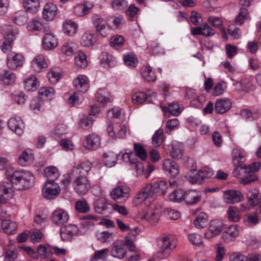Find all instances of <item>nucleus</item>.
I'll return each mask as SVG.
<instances>
[{
	"instance_id": "a19ab883",
	"label": "nucleus",
	"mask_w": 261,
	"mask_h": 261,
	"mask_svg": "<svg viewBox=\"0 0 261 261\" xmlns=\"http://www.w3.org/2000/svg\"><path fill=\"white\" fill-rule=\"evenodd\" d=\"M28 14L24 10L16 12L13 17V21L18 25L24 24L28 21Z\"/></svg>"
},
{
	"instance_id": "69168bd1",
	"label": "nucleus",
	"mask_w": 261,
	"mask_h": 261,
	"mask_svg": "<svg viewBox=\"0 0 261 261\" xmlns=\"http://www.w3.org/2000/svg\"><path fill=\"white\" fill-rule=\"evenodd\" d=\"M169 199L174 202H179L184 200V192L181 189L174 190L169 196Z\"/></svg>"
},
{
	"instance_id": "dca6fc26",
	"label": "nucleus",
	"mask_w": 261,
	"mask_h": 261,
	"mask_svg": "<svg viewBox=\"0 0 261 261\" xmlns=\"http://www.w3.org/2000/svg\"><path fill=\"white\" fill-rule=\"evenodd\" d=\"M76 90L82 93L86 92L89 87L88 77L84 75H79L73 82Z\"/></svg>"
},
{
	"instance_id": "7ed1b4c3",
	"label": "nucleus",
	"mask_w": 261,
	"mask_h": 261,
	"mask_svg": "<svg viewBox=\"0 0 261 261\" xmlns=\"http://www.w3.org/2000/svg\"><path fill=\"white\" fill-rule=\"evenodd\" d=\"M167 185L165 181H157L153 184H147L135 197L138 203L142 202L147 198H152L155 193L164 194L166 192Z\"/></svg>"
},
{
	"instance_id": "052dcab7",
	"label": "nucleus",
	"mask_w": 261,
	"mask_h": 261,
	"mask_svg": "<svg viewBox=\"0 0 261 261\" xmlns=\"http://www.w3.org/2000/svg\"><path fill=\"white\" fill-rule=\"evenodd\" d=\"M134 150L136 155L142 160H144L147 157V153L145 148L140 144H134Z\"/></svg>"
},
{
	"instance_id": "09e8293b",
	"label": "nucleus",
	"mask_w": 261,
	"mask_h": 261,
	"mask_svg": "<svg viewBox=\"0 0 261 261\" xmlns=\"http://www.w3.org/2000/svg\"><path fill=\"white\" fill-rule=\"evenodd\" d=\"M40 98L43 99H51L55 94V90L51 87H42L39 91Z\"/></svg>"
},
{
	"instance_id": "5fc2aeb1",
	"label": "nucleus",
	"mask_w": 261,
	"mask_h": 261,
	"mask_svg": "<svg viewBox=\"0 0 261 261\" xmlns=\"http://www.w3.org/2000/svg\"><path fill=\"white\" fill-rule=\"evenodd\" d=\"M107 208L108 203L105 198L103 197L99 198L94 203V209L98 213L102 214Z\"/></svg>"
},
{
	"instance_id": "6ab92c4d",
	"label": "nucleus",
	"mask_w": 261,
	"mask_h": 261,
	"mask_svg": "<svg viewBox=\"0 0 261 261\" xmlns=\"http://www.w3.org/2000/svg\"><path fill=\"white\" fill-rule=\"evenodd\" d=\"M231 107L229 99L220 98L217 100L215 105V111L217 113L223 114L228 111Z\"/></svg>"
},
{
	"instance_id": "ea45409f",
	"label": "nucleus",
	"mask_w": 261,
	"mask_h": 261,
	"mask_svg": "<svg viewBox=\"0 0 261 261\" xmlns=\"http://www.w3.org/2000/svg\"><path fill=\"white\" fill-rule=\"evenodd\" d=\"M111 95L106 88L99 89L96 94L97 100L102 104H105L111 101Z\"/></svg>"
},
{
	"instance_id": "e433bc0d",
	"label": "nucleus",
	"mask_w": 261,
	"mask_h": 261,
	"mask_svg": "<svg viewBox=\"0 0 261 261\" xmlns=\"http://www.w3.org/2000/svg\"><path fill=\"white\" fill-rule=\"evenodd\" d=\"M15 78V75L10 71L3 70L0 73V81L4 85L11 84L14 82Z\"/></svg>"
},
{
	"instance_id": "0e129e2a",
	"label": "nucleus",
	"mask_w": 261,
	"mask_h": 261,
	"mask_svg": "<svg viewBox=\"0 0 261 261\" xmlns=\"http://www.w3.org/2000/svg\"><path fill=\"white\" fill-rule=\"evenodd\" d=\"M248 12L247 9L242 8L240 9L238 16L236 17V22L238 24H242L247 19Z\"/></svg>"
},
{
	"instance_id": "f3484780",
	"label": "nucleus",
	"mask_w": 261,
	"mask_h": 261,
	"mask_svg": "<svg viewBox=\"0 0 261 261\" xmlns=\"http://www.w3.org/2000/svg\"><path fill=\"white\" fill-rule=\"evenodd\" d=\"M163 168L166 172L172 177L176 176L179 173L178 166L177 163L170 159L164 161Z\"/></svg>"
},
{
	"instance_id": "8fccbe9b",
	"label": "nucleus",
	"mask_w": 261,
	"mask_h": 261,
	"mask_svg": "<svg viewBox=\"0 0 261 261\" xmlns=\"http://www.w3.org/2000/svg\"><path fill=\"white\" fill-rule=\"evenodd\" d=\"M227 217L230 221H239L240 219L239 210L234 206H229L227 210Z\"/></svg>"
},
{
	"instance_id": "79ce46f5",
	"label": "nucleus",
	"mask_w": 261,
	"mask_h": 261,
	"mask_svg": "<svg viewBox=\"0 0 261 261\" xmlns=\"http://www.w3.org/2000/svg\"><path fill=\"white\" fill-rule=\"evenodd\" d=\"M162 110L165 114L169 112L173 115L178 116L181 112L182 108L177 102H173L170 103L168 107H162Z\"/></svg>"
},
{
	"instance_id": "ddd939ff",
	"label": "nucleus",
	"mask_w": 261,
	"mask_h": 261,
	"mask_svg": "<svg viewBox=\"0 0 261 261\" xmlns=\"http://www.w3.org/2000/svg\"><path fill=\"white\" fill-rule=\"evenodd\" d=\"M161 211L158 208L148 209L143 212L142 218L147 220L151 225L156 224L160 218Z\"/></svg>"
},
{
	"instance_id": "de8ad7c7",
	"label": "nucleus",
	"mask_w": 261,
	"mask_h": 261,
	"mask_svg": "<svg viewBox=\"0 0 261 261\" xmlns=\"http://www.w3.org/2000/svg\"><path fill=\"white\" fill-rule=\"evenodd\" d=\"M92 23L98 33L105 28L103 18L98 14H94L92 17Z\"/></svg>"
},
{
	"instance_id": "7c9ffc66",
	"label": "nucleus",
	"mask_w": 261,
	"mask_h": 261,
	"mask_svg": "<svg viewBox=\"0 0 261 261\" xmlns=\"http://www.w3.org/2000/svg\"><path fill=\"white\" fill-rule=\"evenodd\" d=\"M32 66L36 72H39L43 68H46L47 65L43 56L39 55L36 56L32 62Z\"/></svg>"
},
{
	"instance_id": "a878e982",
	"label": "nucleus",
	"mask_w": 261,
	"mask_h": 261,
	"mask_svg": "<svg viewBox=\"0 0 261 261\" xmlns=\"http://www.w3.org/2000/svg\"><path fill=\"white\" fill-rule=\"evenodd\" d=\"M126 253V249L124 247V244H122V243L116 244L113 246L110 251L111 256L119 259L123 258Z\"/></svg>"
},
{
	"instance_id": "2eb2a0df",
	"label": "nucleus",
	"mask_w": 261,
	"mask_h": 261,
	"mask_svg": "<svg viewBox=\"0 0 261 261\" xmlns=\"http://www.w3.org/2000/svg\"><path fill=\"white\" fill-rule=\"evenodd\" d=\"M8 126L18 135H21L23 133L24 124L20 117L11 118L8 122Z\"/></svg>"
},
{
	"instance_id": "4468645a",
	"label": "nucleus",
	"mask_w": 261,
	"mask_h": 261,
	"mask_svg": "<svg viewBox=\"0 0 261 261\" xmlns=\"http://www.w3.org/2000/svg\"><path fill=\"white\" fill-rule=\"evenodd\" d=\"M232 159L234 165L237 167L234 173L236 176L239 177L240 174L238 173V171L240 170L241 166L245 162L246 158L240 150L234 148L232 151Z\"/></svg>"
},
{
	"instance_id": "13d9d810",
	"label": "nucleus",
	"mask_w": 261,
	"mask_h": 261,
	"mask_svg": "<svg viewBox=\"0 0 261 261\" xmlns=\"http://www.w3.org/2000/svg\"><path fill=\"white\" fill-rule=\"evenodd\" d=\"M93 123V119L91 115L84 116L80 119L79 122L80 126L84 129H87L91 127Z\"/></svg>"
},
{
	"instance_id": "393cba45",
	"label": "nucleus",
	"mask_w": 261,
	"mask_h": 261,
	"mask_svg": "<svg viewBox=\"0 0 261 261\" xmlns=\"http://www.w3.org/2000/svg\"><path fill=\"white\" fill-rule=\"evenodd\" d=\"M247 198L249 204L252 206L258 205L261 201V196L256 189H251L248 191Z\"/></svg>"
},
{
	"instance_id": "bb28decb",
	"label": "nucleus",
	"mask_w": 261,
	"mask_h": 261,
	"mask_svg": "<svg viewBox=\"0 0 261 261\" xmlns=\"http://www.w3.org/2000/svg\"><path fill=\"white\" fill-rule=\"evenodd\" d=\"M100 64L105 68L109 69L115 65L114 57L107 52H103L100 56Z\"/></svg>"
},
{
	"instance_id": "cd10ccee",
	"label": "nucleus",
	"mask_w": 261,
	"mask_h": 261,
	"mask_svg": "<svg viewBox=\"0 0 261 261\" xmlns=\"http://www.w3.org/2000/svg\"><path fill=\"white\" fill-rule=\"evenodd\" d=\"M214 171L210 168L204 167L197 173V184H201L205 179L211 177L214 175Z\"/></svg>"
},
{
	"instance_id": "2f4dec72",
	"label": "nucleus",
	"mask_w": 261,
	"mask_h": 261,
	"mask_svg": "<svg viewBox=\"0 0 261 261\" xmlns=\"http://www.w3.org/2000/svg\"><path fill=\"white\" fill-rule=\"evenodd\" d=\"M96 41V38L93 34L89 32H86L82 36L80 43L83 46L90 47L93 46Z\"/></svg>"
},
{
	"instance_id": "f03ea898",
	"label": "nucleus",
	"mask_w": 261,
	"mask_h": 261,
	"mask_svg": "<svg viewBox=\"0 0 261 261\" xmlns=\"http://www.w3.org/2000/svg\"><path fill=\"white\" fill-rule=\"evenodd\" d=\"M6 175L14 188L18 190L30 189L35 183L34 175L28 171L9 169L6 171Z\"/></svg>"
},
{
	"instance_id": "864d4df0",
	"label": "nucleus",
	"mask_w": 261,
	"mask_h": 261,
	"mask_svg": "<svg viewBox=\"0 0 261 261\" xmlns=\"http://www.w3.org/2000/svg\"><path fill=\"white\" fill-rule=\"evenodd\" d=\"M123 60L125 64L130 67H136L138 63L137 57L133 53L124 55Z\"/></svg>"
},
{
	"instance_id": "a18cd8bd",
	"label": "nucleus",
	"mask_w": 261,
	"mask_h": 261,
	"mask_svg": "<svg viewBox=\"0 0 261 261\" xmlns=\"http://www.w3.org/2000/svg\"><path fill=\"white\" fill-rule=\"evenodd\" d=\"M215 33V30L208 26L206 23H204L200 27H197V35L210 36L214 35Z\"/></svg>"
},
{
	"instance_id": "5701e85b",
	"label": "nucleus",
	"mask_w": 261,
	"mask_h": 261,
	"mask_svg": "<svg viewBox=\"0 0 261 261\" xmlns=\"http://www.w3.org/2000/svg\"><path fill=\"white\" fill-rule=\"evenodd\" d=\"M11 184L6 183L0 186V204H4L6 199L12 196Z\"/></svg>"
},
{
	"instance_id": "f8f14e48",
	"label": "nucleus",
	"mask_w": 261,
	"mask_h": 261,
	"mask_svg": "<svg viewBox=\"0 0 261 261\" xmlns=\"http://www.w3.org/2000/svg\"><path fill=\"white\" fill-rule=\"evenodd\" d=\"M51 219L54 223L58 225H63L68 222L69 216L64 210L57 208L52 213Z\"/></svg>"
},
{
	"instance_id": "c756f323",
	"label": "nucleus",
	"mask_w": 261,
	"mask_h": 261,
	"mask_svg": "<svg viewBox=\"0 0 261 261\" xmlns=\"http://www.w3.org/2000/svg\"><path fill=\"white\" fill-rule=\"evenodd\" d=\"M33 158V151L31 149H26L20 155L18 163L20 165L25 166L32 162Z\"/></svg>"
},
{
	"instance_id": "f704fd0d",
	"label": "nucleus",
	"mask_w": 261,
	"mask_h": 261,
	"mask_svg": "<svg viewBox=\"0 0 261 261\" xmlns=\"http://www.w3.org/2000/svg\"><path fill=\"white\" fill-rule=\"evenodd\" d=\"M141 73L142 77L148 82H154L156 80L155 73L149 66L143 67L141 70Z\"/></svg>"
},
{
	"instance_id": "39448f33",
	"label": "nucleus",
	"mask_w": 261,
	"mask_h": 261,
	"mask_svg": "<svg viewBox=\"0 0 261 261\" xmlns=\"http://www.w3.org/2000/svg\"><path fill=\"white\" fill-rule=\"evenodd\" d=\"M159 250L157 253L158 257L164 258L168 257L171 251L175 249L176 245L173 240L168 236H160L157 240Z\"/></svg>"
},
{
	"instance_id": "4be33fe9",
	"label": "nucleus",
	"mask_w": 261,
	"mask_h": 261,
	"mask_svg": "<svg viewBox=\"0 0 261 261\" xmlns=\"http://www.w3.org/2000/svg\"><path fill=\"white\" fill-rule=\"evenodd\" d=\"M93 6L92 2L86 1L83 4L76 6L74 9V13L77 16H83L88 14Z\"/></svg>"
},
{
	"instance_id": "338daca9",
	"label": "nucleus",
	"mask_w": 261,
	"mask_h": 261,
	"mask_svg": "<svg viewBox=\"0 0 261 261\" xmlns=\"http://www.w3.org/2000/svg\"><path fill=\"white\" fill-rule=\"evenodd\" d=\"M226 85L225 82H221L217 84L213 90V95L215 96H219L222 94L226 89Z\"/></svg>"
},
{
	"instance_id": "72a5a7b5",
	"label": "nucleus",
	"mask_w": 261,
	"mask_h": 261,
	"mask_svg": "<svg viewBox=\"0 0 261 261\" xmlns=\"http://www.w3.org/2000/svg\"><path fill=\"white\" fill-rule=\"evenodd\" d=\"M22 3L26 11L31 13L38 11L40 6L39 0H22Z\"/></svg>"
},
{
	"instance_id": "b1692460",
	"label": "nucleus",
	"mask_w": 261,
	"mask_h": 261,
	"mask_svg": "<svg viewBox=\"0 0 261 261\" xmlns=\"http://www.w3.org/2000/svg\"><path fill=\"white\" fill-rule=\"evenodd\" d=\"M78 232V227L75 225H68L61 228V237L62 239H68L75 236Z\"/></svg>"
},
{
	"instance_id": "37998d69",
	"label": "nucleus",
	"mask_w": 261,
	"mask_h": 261,
	"mask_svg": "<svg viewBox=\"0 0 261 261\" xmlns=\"http://www.w3.org/2000/svg\"><path fill=\"white\" fill-rule=\"evenodd\" d=\"M17 224L15 222L10 220H4L2 222V228L6 233L13 234L17 229Z\"/></svg>"
},
{
	"instance_id": "423d86ee",
	"label": "nucleus",
	"mask_w": 261,
	"mask_h": 261,
	"mask_svg": "<svg viewBox=\"0 0 261 261\" xmlns=\"http://www.w3.org/2000/svg\"><path fill=\"white\" fill-rule=\"evenodd\" d=\"M260 165L261 163L260 162H256L240 168L239 172L242 171L246 174H252L248 176L243 178L241 179V182L244 185H247L256 180L257 179V176L253 173L256 172L259 170Z\"/></svg>"
},
{
	"instance_id": "c85d7f7f",
	"label": "nucleus",
	"mask_w": 261,
	"mask_h": 261,
	"mask_svg": "<svg viewBox=\"0 0 261 261\" xmlns=\"http://www.w3.org/2000/svg\"><path fill=\"white\" fill-rule=\"evenodd\" d=\"M78 25L72 20H68L63 24V30L65 34L73 36L77 32Z\"/></svg>"
},
{
	"instance_id": "6e6552de",
	"label": "nucleus",
	"mask_w": 261,
	"mask_h": 261,
	"mask_svg": "<svg viewBox=\"0 0 261 261\" xmlns=\"http://www.w3.org/2000/svg\"><path fill=\"white\" fill-rule=\"evenodd\" d=\"M129 189L127 187L118 186L110 192L111 198L117 202L122 203L126 200L129 196Z\"/></svg>"
},
{
	"instance_id": "4c0bfd02",
	"label": "nucleus",
	"mask_w": 261,
	"mask_h": 261,
	"mask_svg": "<svg viewBox=\"0 0 261 261\" xmlns=\"http://www.w3.org/2000/svg\"><path fill=\"white\" fill-rule=\"evenodd\" d=\"M170 155L175 159H181L184 155V147L179 143L173 144L170 149Z\"/></svg>"
},
{
	"instance_id": "bf43d9fd",
	"label": "nucleus",
	"mask_w": 261,
	"mask_h": 261,
	"mask_svg": "<svg viewBox=\"0 0 261 261\" xmlns=\"http://www.w3.org/2000/svg\"><path fill=\"white\" fill-rule=\"evenodd\" d=\"M136 234L133 232H130L129 235L125 237L124 247L125 246L128 247V250L130 251H135V247L134 244V239Z\"/></svg>"
},
{
	"instance_id": "680f3d73",
	"label": "nucleus",
	"mask_w": 261,
	"mask_h": 261,
	"mask_svg": "<svg viewBox=\"0 0 261 261\" xmlns=\"http://www.w3.org/2000/svg\"><path fill=\"white\" fill-rule=\"evenodd\" d=\"M148 98L146 94L142 92L136 93L132 96V100L135 104H142L146 100H148Z\"/></svg>"
},
{
	"instance_id": "4d7b16f0",
	"label": "nucleus",
	"mask_w": 261,
	"mask_h": 261,
	"mask_svg": "<svg viewBox=\"0 0 261 261\" xmlns=\"http://www.w3.org/2000/svg\"><path fill=\"white\" fill-rule=\"evenodd\" d=\"M163 130L160 129L156 130L152 136V144L155 147H159L163 141Z\"/></svg>"
},
{
	"instance_id": "c03bdc74",
	"label": "nucleus",
	"mask_w": 261,
	"mask_h": 261,
	"mask_svg": "<svg viewBox=\"0 0 261 261\" xmlns=\"http://www.w3.org/2000/svg\"><path fill=\"white\" fill-rule=\"evenodd\" d=\"M38 82L35 76L31 75L24 81V87L28 91H35L38 87Z\"/></svg>"
},
{
	"instance_id": "9b49d317",
	"label": "nucleus",
	"mask_w": 261,
	"mask_h": 261,
	"mask_svg": "<svg viewBox=\"0 0 261 261\" xmlns=\"http://www.w3.org/2000/svg\"><path fill=\"white\" fill-rule=\"evenodd\" d=\"M223 198L226 203L234 204L241 201L244 196L239 191L230 190L224 191Z\"/></svg>"
},
{
	"instance_id": "49530a36",
	"label": "nucleus",
	"mask_w": 261,
	"mask_h": 261,
	"mask_svg": "<svg viewBox=\"0 0 261 261\" xmlns=\"http://www.w3.org/2000/svg\"><path fill=\"white\" fill-rule=\"evenodd\" d=\"M109 250L107 248L96 251L91 257L90 261H96L99 259L106 260L109 255Z\"/></svg>"
},
{
	"instance_id": "9d476101",
	"label": "nucleus",
	"mask_w": 261,
	"mask_h": 261,
	"mask_svg": "<svg viewBox=\"0 0 261 261\" xmlns=\"http://www.w3.org/2000/svg\"><path fill=\"white\" fill-rule=\"evenodd\" d=\"M7 63L9 68L14 70L18 67L22 66L23 64V57L20 54L11 51L7 58Z\"/></svg>"
},
{
	"instance_id": "6e6d98bb",
	"label": "nucleus",
	"mask_w": 261,
	"mask_h": 261,
	"mask_svg": "<svg viewBox=\"0 0 261 261\" xmlns=\"http://www.w3.org/2000/svg\"><path fill=\"white\" fill-rule=\"evenodd\" d=\"M208 216L206 213L201 212L197 216V228L205 227L208 224Z\"/></svg>"
},
{
	"instance_id": "1a4fd4ad",
	"label": "nucleus",
	"mask_w": 261,
	"mask_h": 261,
	"mask_svg": "<svg viewBox=\"0 0 261 261\" xmlns=\"http://www.w3.org/2000/svg\"><path fill=\"white\" fill-rule=\"evenodd\" d=\"M60 191V188L58 184L50 179L47 181L42 189V194L44 197L47 199H52L58 195Z\"/></svg>"
},
{
	"instance_id": "473e14b6",
	"label": "nucleus",
	"mask_w": 261,
	"mask_h": 261,
	"mask_svg": "<svg viewBox=\"0 0 261 261\" xmlns=\"http://www.w3.org/2000/svg\"><path fill=\"white\" fill-rule=\"evenodd\" d=\"M102 160L106 166L108 167H112L116 163L117 155L112 151L105 152L102 155Z\"/></svg>"
},
{
	"instance_id": "0eeeda50",
	"label": "nucleus",
	"mask_w": 261,
	"mask_h": 261,
	"mask_svg": "<svg viewBox=\"0 0 261 261\" xmlns=\"http://www.w3.org/2000/svg\"><path fill=\"white\" fill-rule=\"evenodd\" d=\"M224 224L222 220L214 219L210 223L208 229L204 233L205 238L210 239L219 235L224 229Z\"/></svg>"
},
{
	"instance_id": "20e7f679",
	"label": "nucleus",
	"mask_w": 261,
	"mask_h": 261,
	"mask_svg": "<svg viewBox=\"0 0 261 261\" xmlns=\"http://www.w3.org/2000/svg\"><path fill=\"white\" fill-rule=\"evenodd\" d=\"M1 31L4 39L0 41V47L4 53H7L11 48V44L16 38L19 32L16 27L9 24L3 25Z\"/></svg>"
},
{
	"instance_id": "c9c22d12",
	"label": "nucleus",
	"mask_w": 261,
	"mask_h": 261,
	"mask_svg": "<svg viewBox=\"0 0 261 261\" xmlns=\"http://www.w3.org/2000/svg\"><path fill=\"white\" fill-rule=\"evenodd\" d=\"M77 49V44L73 42L65 43L61 47L62 53L68 56H72Z\"/></svg>"
},
{
	"instance_id": "aec40b11",
	"label": "nucleus",
	"mask_w": 261,
	"mask_h": 261,
	"mask_svg": "<svg viewBox=\"0 0 261 261\" xmlns=\"http://www.w3.org/2000/svg\"><path fill=\"white\" fill-rule=\"evenodd\" d=\"M57 13V7L54 4L47 3L44 7L42 14L43 18L47 20L50 21L54 19Z\"/></svg>"
},
{
	"instance_id": "774afa93",
	"label": "nucleus",
	"mask_w": 261,
	"mask_h": 261,
	"mask_svg": "<svg viewBox=\"0 0 261 261\" xmlns=\"http://www.w3.org/2000/svg\"><path fill=\"white\" fill-rule=\"evenodd\" d=\"M216 261H222L225 254V249L221 244L216 245Z\"/></svg>"
},
{
	"instance_id": "603ef678",
	"label": "nucleus",
	"mask_w": 261,
	"mask_h": 261,
	"mask_svg": "<svg viewBox=\"0 0 261 261\" xmlns=\"http://www.w3.org/2000/svg\"><path fill=\"white\" fill-rule=\"evenodd\" d=\"M184 200L187 204H194L196 202V190H189L184 192Z\"/></svg>"
},
{
	"instance_id": "3c124183",
	"label": "nucleus",
	"mask_w": 261,
	"mask_h": 261,
	"mask_svg": "<svg viewBox=\"0 0 261 261\" xmlns=\"http://www.w3.org/2000/svg\"><path fill=\"white\" fill-rule=\"evenodd\" d=\"M75 63L76 66L80 68H85L87 66L88 62L86 55L82 51H79L75 56Z\"/></svg>"
},
{
	"instance_id": "a211bd4d",
	"label": "nucleus",
	"mask_w": 261,
	"mask_h": 261,
	"mask_svg": "<svg viewBox=\"0 0 261 261\" xmlns=\"http://www.w3.org/2000/svg\"><path fill=\"white\" fill-rule=\"evenodd\" d=\"M100 139L98 135L93 133L88 135L83 142L85 147L88 149L94 150L100 145Z\"/></svg>"
},
{
	"instance_id": "e2e57ef3",
	"label": "nucleus",
	"mask_w": 261,
	"mask_h": 261,
	"mask_svg": "<svg viewBox=\"0 0 261 261\" xmlns=\"http://www.w3.org/2000/svg\"><path fill=\"white\" fill-rule=\"evenodd\" d=\"M124 41L122 36L115 35L111 37L110 43L112 47L118 48L124 44Z\"/></svg>"
},
{
	"instance_id": "412c9836",
	"label": "nucleus",
	"mask_w": 261,
	"mask_h": 261,
	"mask_svg": "<svg viewBox=\"0 0 261 261\" xmlns=\"http://www.w3.org/2000/svg\"><path fill=\"white\" fill-rule=\"evenodd\" d=\"M58 45V41L55 36L51 33H46L42 39V47L46 50L53 49Z\"/></svg>"
},
{
	"instance_id": "58836bf2",
	"label": "nucleus",
	"mask_w": 261,
	"mask_h": 261,
	"mask_svg": "<svg viewBox=\"0 0 261 261\" xmlns=\"http://www.w3.org/2000/svg\"><path fill=\"white\" fill-rule=\"evenodd\" d=\"M259 221V218L255 213H250L245 216L243 221L245 225L248 227H253L257 225Z\"/></svg>"
},
{
	"instance_id": "f257e3e1",
	"label": "nucleus",
	"mask_w": 261,
	"mask_h": 261,
	"mask_svg": "<svg viewBox=\"0 0 261 261\" xmlns=\"http://www.w3.org/2000/svg\"><path fill=\"white\" fill-rule=\"evenodd\" d=\"M92 164L89 161H86L74 166L71 175L75 177L73 181V187L76 193L79 195H85L91 188L87 178V174L91 170Z\"/></svg>"
}]
</instances>
